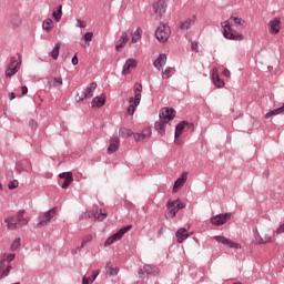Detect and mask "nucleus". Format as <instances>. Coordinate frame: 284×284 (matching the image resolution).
Returning a JSON list of instances; mask_svg holds the SVG:
<instances>
[{
	"mask_svg": "<svg viewBox=\"0 0 284 284\" xmlns=\"http://www.w3.org/2000/svg\"><path fill=\"white\" fill-rule=\"evenodd\" d=\"M145 274L146 275L151 274L152 276H156V274H159V267L146 264L139 272L140 278H143V276H145Z\"/></svg>",
	"mask_w": 284,
	"mask_h": 284,
	"instance_id": "obj_16",
	"label": "nucleus"
},
{
	"mask_svg": "<svg viewBox=\"0 0 284 284\" xmlns=\"http://www.w3.org/2000/svg\"><path fill=\"white\" fill-rule=\"evenodd\" d=\"M19 187V181L13 180L9 182V190H17Z\"/></svg>",
	"mask_w": 284,
	"mask_h": 284,
	"instance_id": "obj_44",
	"label": "nucleus"
},
{
	"mask_svg": "<svg viewBox=\"0 0 284 284\" xmlns=\"http://www.w3.org/2000/svg\"><path fill=\"white\" fill-rule=\"evenodd\" d=\"M48 88H61L63 85V79L62 78H53L50 79L47 83Z\"/></svg>",
	"mask_w": 284,
	"mask_h": 284,
	"instance_id": "obj_28",
	"label": "nucleus"
},
{
	"mask_svg": "<svg viewBox=\"0 0 284 284\" xmlns=\"http://www.w3.org/2000/svg\"><path fill=\"white\" fill-rule=\"evenodd\" d=\"M230 74H231V73H230V70H227V69H224V70H223V75H224V77H230Z\"/></svg>",
	"mask_w": 284,
	"mask_h": 284,
	"instance_id": "obj_57",
	"label": "nucleus"
},
{
	"mask_svg": "<svg viewBox=\"0 0 284 284\" xmlns=\"http://www.w3.org/2000/svg\"><path fill=\"white\" fill-rule=\"evenodd\" d=\"M23 214H26V210H20L17 215L7 217L4 223H7L8 230H17V227H24V225H28L30 220L28 217H23Z\"/></svg>",
	"mask_w": 284,
	"mask_h": 284,
	"instance_id": "obj_1",
	"label": "nucleus"
},
{
	"mask_svg": "<svg viewBox=\"0 0 284 284\" xmlns=\"http://www.w3.org/2000/svg\"><path fill=\"white\" fill-rule=\"evenodd\" d=\"M143 139H150L152 136V129L146 128L141 132Z\"/></svg>",
	"mask_w": 284,
	"mask_h": 284,
	"instance_id": "obj_42",
	"label": "nucleus"
},
{
	"mask_svg": "<svg viewBox=\"0 0 284 284\" xmlns=\"http://www.w3.org/2000/svg\"><path fill=\"white\" fill-rule=\"evenodd\" d=\"M134 132H132V130L130 129H121L120 130V136H122V139H130V136H133Z\"/></svg>",
	"mask_w": 284,
	"mask_h": 284,
	"instance_id": "obj_39",
	"label": "nucleus"
},
{
	"mask_svg": "<svg viewBox=\"0 0 284 284\" xmlns=\"http://www.w3.org/2000/svg\"><path fill=\"white\" fill-rule=\"evenodd\" d=\"M263 240H264V243H272V236L270 235H265Z\"/></svg>",
	"mask_w": 284,
	"mask_h": 284,
	"instance_id": "obj_55",
	"label": "nucleus"
},
{
	"mask_svg": "<svg viewBox=\"0 0 284 284\" xmlns=\"http://www.w3.org/2000/svg\"><path fill=\"white\" fill-rule=\"evenodd\" d=\"M90 241H92V235L84 236L81 245L78 248L73 250L72 254H77V250H83V247H85V245H88V243H90Z\"/></svg>",
	"mask_w": 284,
	"mask_h": 284,
	"instance_id": "obj_34",
	"label": "nucleus"
},
{
	"mask_svg": "<svg viewBox=\"0 0 284 284\" xmlns=\"http://www.w3.org/2000/svg\"><path fill=\"white\" fill-rule=\"evenodd\" d=\"M19 247H21V239H16L12 244H11V250L16 251L19 250Z\"/></svg>",
	"mask_w": 284,
	"mask_h": 284,
	"instance_id": "obj_41",
	"label": "nucleus"
},
{
	"mask_svg": "<svg viewBox=\"0 0 284 284\" xmlns=\"http://www.w3.org/2000/svg\"><path fill=\"white\" fill-rule=\"evenodd\" d=\"M131 43H139L141 41V28H138L135 32L131 33Z\"/></svg>",
	"mask_w": 284,
	"mask_h": 284,
	"instance_id": "obj_35",
	"label": "nucleus"
},
{
	"mask_svg": "<svg viewBox=\"0 0 284 284\" xmlns=\"http://www.w3.org/2000/svg\"><path fill=\"white\" fill-rule=\"evenodd\" d=\"M256 241H257L258 245H265V240H263V237H261V235H258Z\"/></svg>",
	"mask_w": 284,
	"mask_h": 284,
	"instance_id": "obj_53",
	"label": "nucleus"
},
{
	"mask_svg": "<svg viewBox=\"0 0 284 284\" xmlns=\"http://www.w3.org/2000/svg\"><path fill=\"white\" fill-rule=\"evenodd\" d=\"M186 122L181 121L176 126H175V140L179 139L183 134V130H185Z\"/></svg>",
	"mask_w": 284,
	"mask_h": 284,
	"instance_id": "obj_32",
	"label": "nucleus"
},
{
	"mask_svg": "<svg viewBox=\"0 0 284 284\" xmlns=\"http://www.w3.org/2000/svg\"><path fill=\"white\" fill-rule=\"evenodd\" d=\"M132 230V225L124 226L120 229L115 234L111 235L105 242H104V247H110L112 243L115 241H121L123 239L124 234H128Z\"/></svg>",
	"mask_w": 284,
	"mask_h": 284,
	"instance_id": "obj_7",
	"label": "nucleus"
},
{
	"mask_svg": "<svg viewBox=\"0 0 284 284\" xmlns=\"http://www.w3.org/2000/svg\"><path fill=\"white\" fill-rule=\"evenodd\" d=\"M185 209V203L181 200L169 201L166 204V219H174L180 210Z\"/></svg>",
	"mask_w": 284,
	"mask_h": 284,
	"instance_id": "obj_3",
	"label": "nucleus"
},
{
	"mask_svg": "<svg viewBox=\"0 0 284 284\" xmlns=\"http://www.w3.org/2000/svg\"><path fill=\"white\" fill-rule=\"evenodd\" d=\"M57 212H58V209L53 207L45 213H40V215L38 217V227H43V226L48 225V223L50 221H52V219H54V216H57Z\"/></svg>",
	"mask_w": 284,
	"mask_h": 284,
	"instance_id": "obj_6",
	"label": "nucleus"
},
{
	"mask_svg": "<svg viewBox=\"0 0 284 284\" xmlns=\"http://www.w3.org/2000/svg\"><path fill=\"white\" fill-rule=\"evenodd\" d=\"M0 190H3V185L1 184V182H0Z\"/></svg>",
	"mask_w": 284,
	"mask_h": 284,
	"instance_id": "obj_61",
	"label": "nucleus"
},
{
	"mask_svg": "<svg viewBox=\"0 0 284 284\" xmlns=\"http://www.w3.org/2000/svg\"><path fill=\"white\" fill-rule=\"evenodd\" d=\"M271 34H278L281 32V19L275 18L270 21Z\"/></svg>",
	"mask_w": 284,
	"mask_h": 284,
	"instance_id": "obj_24",
	"label": "nucleus"
},
{
	"mask_svg": "<svg viewBox=\"0 0 284 284\" xmlns=\"http://www.w3.org/2000/svg\"><path fill=\"white\" fill-rule=\"evenodd\" d=\"M116 274H119V268L109 266V275L110 276H116Z\"/></svg>",
	"mask_w": 284,
	"mask_h": 284,
	"instance_id": "obj_45",
	"label": "nucleus"
},
{
	"mask_svg": "<svg viewBox=\"0 0 284 284\" xmlns=\"http://www.w3.org/2000/svg\"><path fill=\"white\" fill-rule=\"evenodd\" d=\"M59 50H61V42L55 43L53 50L51 51V57L54 61L59 59Z\"/></svg>",
	"mask_w": 284,
	"mask_h": 284,
	"instance_id": "obj_37",
	"label": "nucleus"
},
{
	"mask_svg": "<svg viewBox=\"0 0 284 284\" xmlns=\"http://www.w3.org/2000/svg\"><path fill=\"white\" fill-rule=\"evenodd\" d=\"M191 49L193 52H199V42L194 41L191 43Z\"/></svg>",
	"mask_w": 284,
	"mask_h": 284,
	"instance_id": "obj_50",
	"label": "nucleus"
},
{
	"mask_svg": "<svg viewBox=\"0 0 284 284\" xmlns=\"http://www.w3.org/2000/svg\"><path fill=\"white\" fill-rule=\"evenodd\" d=\"M185 125L187 126V130H191V132H194V124L193 123L186 122Z\"/></svg>",
	"mask_w": 284,
	"mask_h": 284,
	"instance_id": "obj_54",
	"label": "nucleus"
},
{
	"mask_svg": "<svg viewBox=\"0 0 284 284\" xmlns=\"http://www.w3.org/2000/svg\"><path fill=\"white\" fill-rule=\"evenodd\" d=\"M90 283H92V282L90 281V277L83 276V278H82V284H90Z\"/></svg>",
	"mask_w": 284,
	"mask_h": 284,
	"instance_id": "obj_56",
	"label": "nucleus"
},
{
	"mask_svg": "<svg viewBox=\"0 0 284 284\" xmlns=\"http://www.w3.org/2000/svg\"><path fill=\"white\" fill-rule=\"evenodd\" d=\"M88 23L85 21L82 20H78V28H87Z\"/></svg>",
	"mask_w": 284,
	"mask_h": 284,
	"instance_id": "obj_51",
	"label": "nucleus"
},
{
	"mask_svg": "<svg viewBox=\"0 0 284 284\" xmlns=\"http://www.w3.org/2000/svg\"><path fill=\"white\" fill-rule=\"evenodd\" d=\"M13 21H16V22H14V26H21V21H22L21 16L16 14V16L13 17Z\"/></svg>",
	"mask_w": 284,
	"mask_h": 284,
	"instance_id": "obj_46",
	"label": "nucleus"
},
{
	"mask_svg": "<svg viewBox=\"0 0 284 284\" xmlns=\"http://www.w3.org/2000/svg\"><path fill=\"white\" fill-rule=\"evenodd\" d=\"M134 98L129 99V103H134V105H140L141 103V92H143V84L136 82L133 87Z\"/></svg>",
	"mask_w": 284,
	"mask_h": 284,
	"instance_id": "obj_11",
	"label": "nucleus"
},
{
	"mask_svg": "<svg viewBox=\"0 0 284 284\" xmlns=\"http://www.w3.org/2000/svg\"><path fill=\"white\" fill-rule=\"evenodd\" d=\"M42 28L47 32H50V30H52L54 28V22L52 21V19H47L43 21Z\"/></svg>",
	"mask_w": 284,
	"mask_h": 284,
	"instance_id": "obj_36",
	"label": "nucleus"
},
{
	"mask_svg": "<svg viewBox=\"0 0 284 284\" xmlns=\"http://www.w3.org/2000/svg\"><path fill=\"white\" fill-rule=\"evenodd\" d=\"M128 41H130V38L128 37V32H122V36L118 40L115 44V50L119 52V50H122V48H125Z\"/></svg>",
	"mask_w": 284,
	"mask_h": 284,
	"instance_id": "obj_22",
	"label": "nucleus"
},
{
	"mask_svg": "<svg viewBox=\"0 0 284 284\" xmlns=\"http://www.w3.org/2000/svg\"><path fill=\"white\" fill-rule=\"evenodd\" d=\"M72 65H79V58L74 55L71 60Z\"/></svg>",
	"mask_w": 284,
	"mask_h": 284,
	"instance_id": "obj_52",
	"label": "nucleus"
},
{
	"mask_svg": "<svg viewBox=\"0 0 284 284\" xmlns=\"http://www.w3.org/2000/svg\"><path fill=\"white\" fill-rule=\"evenodd\" d=\"M166 125H168V121L162 120L161 118L159 121L155 122L154 128L158 131V133L160 134V136H165Z\"/></svg>",
	"mask_w": 284,
	"mask_h": 284,
	"instance_id": "obj_23",
	"label": "nucleus"
},
{
	"mask_svg": "<svg viewBox=\"0 0 284 284\" xmlns=\"http://www.w3.org/2000/svg\"><path fill=\"white\" fill-rule=\"evenodd\" d=\"M195 21H196V16H193V17L180 22V30L182 32L190 30V28H192V23H194Z\"/></svg>",
	"mask_w": 284,
	"mask_h": 284,
	"instance_id": "obj_21",
	"label": "nucleus"
},
{
	"mask_svg": "<svg viewBox=\"0 0 284 284\" xmlns=\"http://www.w3.org/2000/svg\"><path fill=\"white\" fill-rule=\"evenodd\" d=\"M97 276H99V271H93L92 275L89 277L91 283H94V281H97Z\"/></svg>",
	"mask_w": 284,
	"mask_h": 284,
	"instance_id": "obj_49",
	"label": "nucleus"
},
{
	"mask_svg": "<svg viewBox=\"0 0 284 284\" xmlns=\"http://www.w3.org/2000/svg\"><path fill=\"white\" fill-rule=\"evenodd\" d=\"M133 136L135 141H144L145 139L143 138L142 133H133Z\"/></svg>",
	"mask_w": 284,
	"mask_h": 284,
	"instance_id": "obj_48",
	"label": "nucleus"
},
{
	"mask_svg": "<svg viewBox=\"0 0 284 284\" xmlns=\"http://www.w3.org/2000/svg\"><path fill=\"white\" fill-rule=\"evenodd\" d=\"M18 59L14 57L10 58V62L8 64V68L6 70V77H14L16 72H19V69L21 68V54L18 53Z\"/></svg>",
	"mask_w": 284,
	"mask_h": 284,
	"instance_id": "obj_4",
	"label": "nucleus"
},
{
	"mask_svg": "<svg viewBox=\"0 0 284 284\" xmlns=\"http://www.w3.org/2000/svg\"><path fill=\"white\" fill-rule=\"evenodd\" d=\"M171 30L170 27L165 23H160L158 29L155 30V37L160 43H165L168 39H170Z\"/></svg>",
	"mask_w": 284,
	"mask_h": 284,
	"instance_id": "obj_5",
	"label": "nucleus"
},
{
	"mask_svg": "<svg viewBox=\"0 0 284 284\" xmlns=\"http://www.w3.org/2000/svg\"><path fill=\"white\" fill-rule=\"evenodd\" d=\"M213 239L217 243H221L222 245H226V247H232L233 250H241V244L233 242L232 240L225 236L215 235Z\"/></svg>",
	"mask_w": 284,
	"mask_h": 284,
	"instance_id": "obj_9",
	"label": "nucleus"
},
{
	"mask_svg": "<svg viewBox=\"0 0 284 284\" xmlns=\"http://www.w3.org/2000/svg\"><path fill=\"white\" fill-rule=\"evenodd\" d=\"M52 17L54 19V21H57V23H59V21H61V17H63V6H59L57 11L52 12Z\"/></svg>",
	"mask_w": 284,
	"mask_h": 284,
	"instance_id": "obj_33",
	"label": "nucleus"
},
{
	"mask_svg": "<svg viewBox=\"0 0 284 284\" xmlns=\"http://www.w3.org/2000/svg\"><path fill=\"white\" fill-rule=\"evenodd\" d=\"M103 105H105V95L102 94L100 97L93 98L91 108H103Z\"/></svg>",
	"mask_w": 284,
	"mask_h": 284,
	"instance_id": "obj_26",
	"label": "nucleus"
},
{
	"mask_svg": "<svg viewBox=\"0 0 284 284\" xmlns=\"http://www.w3.org/2000/svg\"><path fill=\"white\" fill-rule=\"evenodd\" d=\"M139 65V62H136V59H128L123 65L122 74L125 77L126 74H130L131 70H134Z\"/></svg>",
	"mask_w": 284,
	"mask_h": 284,
	"instance_id": "obj_18",
	"label": "nucleus"
},
{
	"mask_svg": "<svg viewBox=\"0 0 284 284\" xmlns=\"http://www.w3.org/2000/svg\"><path fill=\"white\" fill-rule=\"evenodd\" d=\"M165 63H168V55L165 53H161L153 62V65L156 70H163V65H165Z\"/></svg>",
	"mask_w": 284,
	"mask_h": 284,
	"instance_id": "obj_20",
	"label": "nucleus"
},
{
	"mask_svg": "<svg viewBox=\"0 0 284 284\" xmlns=\"http://www.w3.org/2000/svg\"><path fill=\"white\" fill-rule=\"evenodd\" d=\"M212 79L215 88H223L225 85V81L219 77V71H216V69L213 70Z\"/></svg>",
	"mask_w": 284,
	"mask_h": 284,
	"instance_id": "obj_27",
	"label": "nucleus"
},
{
	"mask_svg": "<svg viewBox=\"0 0 284 284\" xmlns=\"http://www.w3.org/2000/svg\"><path fill=\"white\" fill-rule=\"evenodd\" d=\"M10 270H12V266L8 265L6 267V265L3 264V261L0 260V280L4 278V276H8V274H10Z\"/></svg>",
	"mask_w": 284,
	"mask_h": 284,
	"instance_id": "obj_30",
	"label": "nucleus"
},
{
	"mask_svg": "<svg viewBox=\"0 0 284 284\" xmlns=\"http://www.w3.org/2000/svg\"><path fill=\"white\" fill-rule=\"evenodd\" d=\"M264 176L267 179V176H270V171H264Z\"/></svg>",
	"mask_w": 284,
	"mask_h": 284,
	"instance_id": "obj_60",
	"label": "nucleus"
},
{
	"mask_svg": "<svg viewBox=\"0 0 284 284\" xmlns=\"http://www.w3.org/2000/svg\"><path fill=\"white\" fill-rule=\"evenodd\" d=\"M59 179H63V183L61 185L62 190H68V187L72 185V181H74V178L72 176V172L61 173L59 175Z\"/></svg>",
	"mask_w": 284,
	"mask_h": 284,
	"instance_id": "obj_17",
	"label": "nucleus"
},
{
	"mask_svg": "<svg viewBox=\"0 0 284 284\" xmlns=\"http://www.w3.org/2000/svg\"><path fill=\"white\" fill-rule=\"evenodd\" d=\"M231 219L232 213H222L211 217L210 221L215 227H221V225H225V223H227V221H231Z\"/></svg>",
	"mask_w": 284,
	"mask_h": 284,
	"instance_id": "obj_8",
	"label": "nucleus"
},
{
	"mask_svg": "<svg viewBox=\"0 0 284 284\" xmlns=\"http://www.w3.org/2000/svg\"><path fill=\"white\" fill-rule=\"evenodd\" d=\"M187 181V172L181 174V176L174 182L173 192H179V187H183Z\"/></svg>",
	"mask_w": 284,
	"mask_h": 284,
	"instance_id": "obj_19",
	"label": "nucleus"
},
{
	"mask_svg": "<svg viewBox=\"0 0 284 284\" xmlns=\"http://www.w3.org/2000/svg\"><path fill=\"white\" fill-rule=\"evenodd\" d=\"M87 216L94 221H105V219H108V213L103 212L102 209L95 207L92 211H89Z\"/></svg>",
	"mask_w": 284,
	"mask_h": 284,
	"instance_id": "obj_10",
	"label": "nucleus"
},
{
	"mask_svg": "<svg viewBox=\"0 0 284 284\" xmlns=\"http://www.w3.org/2000/svg\"><path fill=\"white\" fill-rule=\"evenodd\" d=\"M97 82H91L90 85L83 90L79 101H84V99H92L94 97V90H97Z\"/></svg>",
	"mask_w": 284,
	"mask_h": 284,
	"instance_id": "obj_13",
	"label": "nucleus"
},
{
	"mask_svg": "<svg viewBox=\"0 0 284 284\" xmlns=\"http://www.w3.org/2000/svg\"><path fill=\"white\" fill-rule=\"evenodd\" d=\"M30 170H32V164H30L29 160H20L16 164V172H18V174H21V172H30Z\"/></svg>",
	"mask_w": 284,
	"mask_h": 284,
	"instance_id": "obj_15",
	"label": "nucleus"
},
{
	"mask_svg": "<svg viewBox=\"0 0 284 284\" xmlns=\"http://www.w3.org/2000/svg\"><path fill=\"white\" fill-rule=\"evenodd\" d=\"M152 10L156 17H163V13L168 10V3H165V0H158L152 6Z\"/></svg>",
	"mask_w": 284,
	"mask_h": 284,
	"instance_id": "obj_12",
	"label": "nucleus"
},
{
	"mask_svg": "<svg viewBox=\"0 0 284 284\" xmlns=\"http://www.w3.org/2000/svg\"><path fill=\"white\" fill-rule=\"evenodd\" d=\"M28 92V87H22V94H26Z\"/></svg>",
	"mask_w": 284,
	"mask_h": 284,
	"instance_id": "obj_59",
	"label": "nucleus"
},
{
	"mask_svg": "<svg viewBox=\"0 0 284 284\" xmlns=\"http://www.w3.org/2000/svg\"><path fill=\"white\" fill-rule=\"evenodd\" d=\"M174 116H176V111L174 109L164 108L160 111V119H162V121H166L168 123H170Z\"/></svg>",
	"mask_w": 284,
	"mask_h": 284,
	"instance_id": "obj_14",
	"label": "nucleus"
},
{
	"mask_svg": "<svg viewBox=\"0 0 284 284\" xmlns=\"http://www.w3.org/2000/svg\"><path fill=\"white\" fill-rule=\"evenodd\" d=\"M120 141L121 140L119 138H111L110 139V144H109V148H108L109 154H112V153L116 152V150H119Z\"/></svg>",
	"mask_w": 284,
	"mask_h": 284,
	"instance_id": "obj_25",
	"label": "nucleus"
},
{
	"mask_svg": "<svg viewBox=\"0 0 284 284\" xmlns=\"http://www.w3.org/2000/svg\"><path fill=\"white\" fill-rule=\"evenodd\" d=\"M16 257H17V254H14V253L3 254L0 257V261H2L4 267H8V265H10V263H12V260Z\"/></svg>",
	"mask_w": 284,
	"mask_h": 284,
	"instance_id": "obj_29",
	"label": "nucleus"
},
{
	"mask_svg": "<svg viewBox=\"0 0 284 284\" xmlns=\"http://www.w3.org/2000/svg\"><path fill=\"white\" fill-rule=\"evenodd\" d=\"M175 236L178 239V243H183V241H185V239H187V236H190V235L187 234V230L180 229V230H178Z\"/></svg>",
	"mask_w": 284,
	"mask_h": 284,
	"instance_id": "obj_31",
	"label": "nucleus"
},
{
	"mask_svg": "<svg viewBox=\"0 0 284 284\" xmlns=\"http://www.w3.org/2000/svg\"><path fill=\"white\" fill-rule=\"evenodd\" d=\"M163 79H170L172 77V68L168 67L163 72H162Z\"/></svg>",
	"mask_w": 284,
	"mask_h": 284,
	"instance_id": "obj_40",
	"label": "nucleus"
},
{
	"mask_svg": "<svg viewBox=\"0 0 284 284\" xmlns=\"http://www.w3.org/2000/svg\"><path fill=\"white\" fill-rule=\"evenodd\" d=\"M223 28V37L225 39H230L231 41H243V34L233 31L232 27L230 26V21H224L221 23Z\"/></svg>",
	"mask_w": 284,
	"mask_h": 284,
	"instance_id": "obj_2",
	"label": "nucleus"
},
{
	"mask_svg": "<svg viewBox=\"0 0 284 284\" xmlns=\"http://www.w3.org/2000/svg\"><path fill=\"white\" fill-rule=\"evenodd\" d=\"M230 21L234 22L235 26H240L242 30L245 29V20H243L242 18L231 17Z\"/></svg>",
	"mask_w": 284,
	"mask_h": 284,
	"instance_id": "obj_38",
	"label": "nucleus"
},
{
	"mask_svg": "<svg viewBox=\"0 0 284 284\" xmlns=\"http://www.w3.org/2000/svg\"><path fill=\"white\" fill-rule=\"evenodd\" d=\"M9 97H10V100H11V101L14 100V99H17V94H16L14 92H11V93L9 94Z\"/></svg>",
	"mask_w": 284,
	"mask_h": 284,
	"instance_id": "obj_58",
	"label": "nucleus"
},
{
	"mask_svg": "<svg viewBox=\"0 0 284 284\" xmlns=\"http://www.w3.org/2000/svg\"><path fill=\"white\" fill-rule=\"evenodd\" d=\"M132 103L128 108V114H130V116H132L134 114V112H136V108L139 106V105H135L134 102H132Z\"/></svg>",
	"mask_w": 284,
	"mask_h": 284,
	"instance_id": "obj_43",
	"label": "nucleus"
},
{
	"mask_svg": "<svg viewBox=\"0 0 284 284\" xmlns=\"http://www.w3.org/2000/svg\"><path fill=\"white\" fill-rule=\"evenodd\" d=\"M92 37H94V33L87 32L83 37L84 41H92Z\"/></svg>",
	"mask_w": 284,
	"mask_h": 284,
	"instance_id": "obj_47",
	"label": "nucleus"
}]
</instances>
